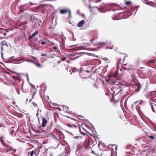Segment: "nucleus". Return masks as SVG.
<instances>
[{
	"label": "nucleus",
	"instance_id": "nucleus-22",
	"mask_svg": "<svg viewBox=\"0 0 156 156\" xmlns=\"http://www.w3.org/2000/svg\"><path fill=\"white\" fill-rule=\"evenodd\" d=\"M66 156H69V153H70L69 151H66V152H65V154H66Z\"/></svg>",
	"mask_w": 156,
	"mask_h": 156
},
{
	"label": "nucleus",
	"instance_id": "nucleus-49",
	"mask_svg": "<svg viewBox=\"0 0 156 156\" xmlns=\"http://www.w3.org/2000/svg\"><path fill=\"white\" fill-rule=\"evenodd\" d=\"M14 151H15V152L16 151V150L15 149H14Z\"/></svg>",
	"mask_w": 156,
	"mask_h": 156
},
{
	"label": "nucleus",
	"instance_id": "nucleus-15",
	"mask_svg": "<svg viewBox=\"0 0 156 156\" xmlns=\"http://www.w3.org/2000/svg\"><path fill=\"white\" fill-rule=\"evenodd\" d=\"M14 78L15 80H19L20 81L21 80L20 77L18 76L16 77L14 76Z\"/></svg>",
	"mask_w": 156,
	"mask_h": 156
},
{
	"label": "nucleus",
	"instance_id": "nucleus-46",
	"mask_svg": "<svg viewBox=\"0 0 156 156\" xmlns=\"http://www.w3.org/2000/svg\"><path fill=\"white\" fill-rule=\"evenodd\" d=\"M117 150V147H116L115 148V150Z\"/></svg>",
	"mask_w": 156,
	"mask_h": 156
},
{
	"label": "nucleus",
	"instance_id": "nucleus-61",
	"mask_svg": "<svg viewBox=\"0 0 156 156\" xmlns=\"http://www.w3.org/2000/svg\"><path fill=\"white\" fill-rule=\"evenodd\" d=\"M145 2H146V0H144Z\"/></svg>",
	"mask_w": 156,
	"mask_h": 156
},
{
	"label": "nucleus",
	"instance_id": "nucleus-44",
	"mask_svg": "<svg viewBox=\"0 0 156 156\" xmlns=\"http://www.w3.org/2000/svg\"><path fill=\"white\" fill-rule=\"evenodd\" d=\"M90 46V45L88 44H87V45H86V46Z\"/></svg>",
	"mask_w": 156,
	"mask_h": 156
},
{
	"label": "nucleus",
	"instance_id": "nucleus-38",
	"mask_svg": "<svg viewBox=\"0 0 156 156\" xmlns=\"http://www.w3.org/2000/svg\"><path fill=\"white\" fill-rule=\"evenodd\" d=\"M77 12L78 14H79L80 13V11L79 10H78L77 11Z\"/></svg>",
	"mask_w": 156,
	"mask_h": 156
},
{
	"label": "nucleus",
	"instance_id": "nucleus-17",
	"mask_svg": "<svg viewBox=\"0 0 156 156\" xmlns=\"http://www.w3.org/2000/svg\"><path fill=\"white\" fill-rule=\"evenodd\" d=\"M38 33V32L37 31H36L34 33H33L31 35V37H32L34 36H35Z\"/></svg>",
	"mask_w": 156,
	"mask_h": 156
},
{
	"label": "nucleus",
	"instance_id": "nucleus-29",
	"mask_svg": "<svg viewBox=\"0 0 156 156\" xmlns=\"http://www.w3.org/2000/svg\"><path fill=\"white\" fill-rule=\"evenodd\" d=\"M66 58L65 57H63L62 58L61 60L62 61H64L66 60Z\"/></svg>",
	"mask_w": 156,
	"mask_h": 156
},
{
	"label": "nucleus",
	"instance_id": "nucleus-16",
	"mask_svg": "<svg viewBox=\"0 0 156 156\" xmlns=\"http://www.w3.org/2000/svg\"><path fill=\"white\" fill-rule=\"evenodd\" d=\"M16 90L17 93L18 94H20V89H18L16 88Z\"/></svg>",
	"mask_w": 156,
	"mask_h": 156
},
{
	"label": "nucleus",
	"instance_id": "nucleus-43",
	"mask_svg": "<svg viewBox=\"0 0 156 156\" xmlns=\"http://www.w3.org/2000/svg\"><path fill=\"white\" fill-rule=\"evenodd\" d=\"M68 126L70 127H71V125L70 124H69V125Z\"/></svg>",
	"mask_w": 156,
	"mask_h": 156
},
{
	"label": "nucleus",
	"instance_id": "nucleus-54",
	"mask_svg": "<svg viewBox=\"0 0 156 156\" xmlns=\"http://www.w3.org/2000/svg\"><path fill=\"white\" fill-rule=\"evenodd\" d=\"M6 34L5 33V34H4V36H5V35Z\"/></svg>",
	"mask_w": 156,
	"mask_h": 156
},
{
	"label": "nucleus",
	"instance_id": "nucleus-60",
	"mask_svg": "<svg viewBox=\"0 0 156 156\" xmlns=\"http://www.w3.org/2000/svg\"><path fill=\"white\" fill-rule=\"evenodd\" d=\"M136 12H135V14H134V15H135V14L136 13Z\"/></svg>",
	"mask_w": 156,
	"mask_h": 156
},
{
	"label": "nucleus",
	"instance_id": "nucleus-28",
	"mask_svg": "<svg viewBox=\"0 0 156 156\" xmlns=\"http://www.w3.org/2000/svg\"><path fill=\"white\" fill-rule=\"evenodd\" d=\"M131 4V2L130 1H128L126 2V4L127 5H130Z\"/></svg>",
	"mask_w": 156,
	"mask_h": 156
},
{
	"label": "nucleus",
	"instance_id": "nucleus-1",
	"mask_svg": "<svg viewBox=\"0 0 156 156\" xmlns=\"http://www.w3.org/2000/svg\"><path fill=\"white\" fill-rule=\"evenodd\" d=\"M112 84L114 85L112 90L114 92L112 96L113 99L114 101H118L120 98V93L119 91L121 90V88L123 85L117 82H113Z\"/></svg>",
	"mask_w": 156,
	"mask_h": 156
},
{
	"label": "nucleus",
	"instance_id": "nucleus-2",
	"mask_svg": "<svg viewBox=\"0 0 156 156\" xmlns=\"http://www.w3.org/2000/svg\"><path fill=\"white\" fill-rule=\"evenodd\" d=\"M124 66H122V68L125 70H129L132 69L133 66L132 65L128 64H124L122 65Z\"/></svg>",
	"mask_w": 156,
	"mask_h": 156
},
{
	"label": "nucleus",
	"instance_id": "nucleus-50",
	"mask_svg": "<svg viewBox=\"0 0 156 156\" xmlns=\"http://www.w3.org/2000/svg\"><path fill=\"white\" fill-rule=\"evenodd\" d=\"M74 45H72L70 46V47H72Z\"/></svg>",
	"mask_w": 156,
	"mask_h": 156
},
{
	"label": "nucleus",
	"instance_id": "nucleus-7",
	"mask_svg": "<svg viewBox=\"0 0 156 156\" xmlns=\"http://www.w3.org/2000/svg\"><path fill=\"white\" fill-rule=\"evenodd\" d=\"M84 23L85 21L84 20H81L77 24V26L80 27H82L84 25Z\"/></svg>",
	"mask_w": 156,
	"mask_h": 156
},
{
	"label": "nucleus",
	"instance_id": "nucleus-5",
	"mask_svg": "<svg viewBox=\"0 0 156 156\" xmlns=\"http://www.w3.org/2000/svg\"><path fill=\"white\" fill-rule=\"evenodd\" d=\"M42 126L43 127H45L47 123H48V121L47 120L44 118H42Z\"/></svg>",
	"mask_w": 156,
	"mask_h": 156
},
{
	"label": "nucleus",
	"instance_id": "nucleus-41",
	"mask_svg": "<svg viewBox=\"0 0 156 156\" xmlns=\"http://www.w3.org/2000/svg\"><path fill=\"white\" fill-rule=\"evenodd\" d=\"M82 16L83 17H84V16H85V15H84V14H82Z\"/></svg>",
	"mask_w": 156,
	"mask_h": 156
},
{
	"label": "nucleus",
	"instance_id": "nucleus-58",
	"mask_svg": "<svg viewBox=\"0 0 156 156\" xmlns=\"http://www.w3.org/2000/svg\"><path fill=\"white\" fill-rule=\"evenodd\" d=\"M41 112V110H40V112Z\"/></svg>",
	"mask_w": 156,
	"mask_h": 156
},
{
	"label": "nucleus",
	"instance_id": "nucleus-57",
	"mask_svg": "<svg viewBox=\"0 0 156 156\" xmlns=\"http://www.w3.org/2000/svg\"><path fill=\"white\" fill-rule=\"evenodd\" d=\"M138 7H139V6H138ZM136 8H138V7H136Z\"/></svg>",
	"mask_w": 156,
	"mask_h": 156
},
{
	"label": "nucleus",
	"instance_id": "nucleus-45",
	"mask_svg": "<svg viewBox=\"0 0 156 156\" xmlns=\"http://www.w3.org/2000/svg\"><path fill=\"white\" fill-rule=\"evenodd\" d=\"M108 67V65H107L105 67H106V68H107Z\"/></svg>",
	"mask_w": 156,
	"mask_h": 156
},
{
	"label": "nucleus",
	"instance_id": "nucleus-48",
	"mask_svg": "<svg viewBox=\"0 0 156 156\" xmlns=\"http://www.w3.org/2000/svg\"><path fill=\"white\" fill-rule=\"evenodd\" d=\"M112 48V47H111L110 48V49H112V48Z\"/></svg>",
	"mask_w": 156,
	"mask_h": 156
},
{
	"label": "nucleus",
	"instance_id": "nucleus-52",
	"mask_svg": "<svg viewBox=\"0 0 156 156\" xmlns=\"http://www.w3.org/2000/svg\"><path fill=\"white\" fill-rule=\"evenodd\" d=\"M98 10L100 12H101V11H100V10L99 9H98Z\"/></svg>",
	"mask_w": 156,
	"mask_h": 156
},
{
	"label": "nucleus",
	"instance_id": "nucleus-30",
	"mask_svg": "<svg viewBox=\"0 0 156 156\" xmlns=\"http://www.w3.org/2000/svg\"><path fill=\"white\" fill-rule=\"evenodd\" d=\"M23 60V59H16V61L17 62H19V61H22Z\"/></svg>",
	"mask_w": 156,
	"mask_h": 156
},
{
	"label": "nucleus",
	"instance_id": "nucleus-20",
	"mask_svg": "<svg viewBox=\"0 0 156 156\" xmlns=\"http://www.w3.org/2000/svg\"><path fill=\"white\" fill-rule=\"evenodd\" d=\"M33 152H30L28 153V155H30V156H33Z\"/></svg>",
	"mask_w": 156,
	"mask_h": 156
},
{
	"label": "nucleus",
	"instance_id": "nucleus-35",
	"mask_svg": "<svg viewBox=\"0 0 156 156\" xmlns=\"http://www.w3.org/2000/svg\"><path fill=\"white\" fill-rule=\"evenodd\" d=\"M46 54H42L41 55V56H44L46 55Z\"/></svg>",
	"mask_w": 156,
	"mask_h": 156
},
{
	"label": "nucleus",
	"instance_id": "nucleus-31",
	"mask_svg": "<svg viewBox=\"0 0 156 156\" xmlns=\"http://www.w3.org/2000/svg\"><path fill=\"white\" fill-rule=\"evenodd\" d=\"M1 31L2 32H4V31H5V29H1Z\"/></svg>",
	"mask_w": 156,
	"mask_h": 156
},
{
	"label": "nucleus",
	"instance_id": "nucleus-18",
	"mask_svg": "<svg viewBox=\"0 0 156 156\" xmlns=\"http://www.w3.org/2000/svg\"><path fill=\"white\" fill-rule=\"evenodd\" d=\"M105 44H106V43L104 42L99 43V44L101 46L105 45Z\"/></svg>",
	"mask_w": 156,
	"mask_h": 156
},
{
	"label": "nucleus",
	"instance_id": "nucleus-33",
	"mask_svg": "<svg viewBox=\"0 0 156 156\" xmlns=\"http://www.w3.org/2000/svg\"><path fill=\"white\" fill-rule=\"evenodd\" d=\"M38 115H39L38 112V111H37V113H36V116L38 119Z\"/></svg>",
	"mask_w": 156,
	"mask_h": 156
},
{
	"label": "nucleus",
	"instance_id": "nucleus-8",
	"mask_svg": "<svg viewBox=\"0 0 156 156\" xmlns=\"http://www.w3.org/2000/svg\"><path fill=\"white\" fill-rule=\"evenodd\" d=\"M152 110L153 112H155V111L154 109V108H156V103L154 104L153 103H150Z\"/></svg>",
	"mask_w": 156,
	"mask_h": 156
},
{
	"label": "nucleus",
	"instance_id": "nucleus-12",
	"mask_svg": "<svg viewBox=\"0 0 156 156\" xmlns=\"http://www.w3.org/2000/svg\"><path fill=\"white\" fill-rule=\"evenodd\" d=\"M115 76L114 74H112L110 76H109V79L110 80H113V78H115Z\"/></svg>",
	"mask_w": 156,
	"mask_h": 156
},
{
	"label": "nucleus",
	"instance_id": "nucleus-59",
	"mask_svg": "<svg viewBox=\"0 0 156 156\" xmlns=\"http://www.w3.org/2000/svg\"><path fill=\"white\" fill-rule=\"evenodd\" d=\"M53 136H54L55 137V136L54 135Z\"/></svg>",
	"mask_w": 156,
	"mask_h": 156
},
{
	"label": "nucleus",
	"instance_id": "nucleus-6",
	"mask_svg": "<svg viewBox=\"0 0 156 156\" xmlns=\"http://www.w3.org/2000/svg\"><path fill=\"white\" fill-rule=\"evenodd\" d=\"M1 51H2V52H1V54H2V51L3 50V46L4 45L7 46V44L6 42L5 41H2L1 43Z\"/></svg>",
	"mask_w": 156,
	"mask_h": 156
},
{
	"label": "nucleus",
	"instance_id": "nucleus-13",
	"mask_svg": "<svg viewBox=\"0 0 156 156\" xmlns=\"http://www.w3.org/2000/svg\"><path fill=\"white\" fill-rule=\"evenodd\" d=\"M34 64H35L36 66H37L40 67L41 66V65L39 63H37L36 62H34Z\"/></svg>",
	"mask_w": 156,
	"mask_h": 156
},
{
	"label": "nucleus",
	"instance_id": "nucleus-19",
	"mask_svg": "<svg viewBox=\"0 0 156 156\" xmlns=\"http://www.w3.org/2000/svg\"><path fill=\"white\" fill-rule=\"evenodd\" d=\"M26 5H24L23 6H21V9L20 10V12H23V9L24 8L25 6H26Z\"/></svg>",
	"mask_w": 156,
	"mask_h": 156
},
{
	"label": "nucleus",
	"instance_id": "nucleus-25",
	"mask_svg": "<svg viewBox=\"0 0 156 156\" xmlns=\"http://www.w3.org/2000/svg\"><path fill=\"white\" fill-rule=\"evenodd\" d=\"M46 43L47 44V42L45 41H43L41 43V45H44Z\"/></svg>",
	"mask_w": 156,
	"mask_h": 156
},
{
	"label": "nucleus",
	"instance_id": "nucleus-36",
	"mask_svg": "<svg viewBox=\"0 0 156 156\" xmlns=\"http://www.w3.org/2000/svg\"><path fill=\"white\" fill-rule=\"evenodd\" d=\"M57 104L55 103H53L52 105L54 106H56Z\"/></svg>",
	"mask_w": 156,
	"mask_h": 156
},
{
	"label": "nucleus",
	"instance_id": "nucleus-37",
	"mask_svg": "<svg viewBox=\"0 0 156 156\" xmlns=\"http://www.w3.org/2000/svg\"><path fill=\"white\" fill-rule=\"evenodd\" d=\"M32 58H34V59L35 60H37V58H35V57H34L33 56Z\"/></svg>",
	"mask_w": 156,
	"mask_h": 156
},
{
	"label": "nucleus",
	"instance_id": "nucleus-34",
	"mask_svg": "<svg viewBox=\"0 0 156 156\" xmlns=\"http://www.w3.org/2000/svg\"><path fill=\"white\" fill-rule=\"evenodd\" d=\"M45 40L46 41L45 42H47V43H49L50 42V41L48 40H47L46 39H45Z\"/></svg>",
	"mask_w": 156,
	"mask_h": 156
},
{
	"label": "nucleus",
	"instance_id": "nucleus-10",
	"mask_svg": "<svg viewBox=\"0 0 156 156\" xmlns=\"http://www.w3.org/2000/svg\"><path fill=\"white\" fill-rule=\"evenodd\" d=\"M147 136L148 137H149L152 140H153L154 139V135L153 134L147 135Z\"/></svg>",
	"mask_w": 156,
	"mask_h": 156
},
{
	"label": "nucleus",
	"instance_id": "nucleus-21",
	"mask_svg": "<svg viewBox=\"0 0 156 156\" xmlns=\"http://www.w3.org/2000/svg\"><path fill=\"white\" fill-rule=\"evenodd\" d=\"M154 60H151L148 62V63L149 64H150L151 63H154Z\"/></svg>",
	"mask_w": 156,
	"mask_h": 156
},
{
	"label": "nucleus",
	"instance_id": "nucleus-26",
	"mask_svg": "<svg viewBox=\"0 0 156 156\" xmlns=\"http://www.w3.org/2000/svg\"><path fill=\"white\" fill-rule=\"evenodd\" d=\"M37 149H35L34 150H33L32 152H33V154H34V153L35 154L36 152H37Z\"/></svg>",
	"mask_w": 156,
	"mask_h": 156
},
{
	"label": "nucleus",
	"instance_id": "nucleus-51",
	"mask_svg": "<svg viewBox=\"0 0 156 156\" xmlns=\"http://www.w3.org/2000/svg\"><path fill=\"white\" fill-rule=\"evenodd\" d=\"M12 103L13 104H14L15 103V102H13Z\"/></svg>",
	"mask_w": 156,
	"mask_h": 156
},
{
	"label": "nucleus",
	"instance_id": "nucleus-3",
	"mask_svg": "<svg viewBox=\"0 0 156 156\" xmlns=\"http://www.w3.org/2000/svg\"><path fill=\"white\" fill-rule=\"evenodd\" d=\"M149 95L150 96V98L151 99L152 101H154L155 99H154L153 98H154V96H156V92L155 91H151L150 92Z\"/></svg>",
	"mask_w": 156,
	"mask_h": 156
},
{
	"label": "nucleus",
	"instance_id": "nucleus-4",
	"mask_svg": "<svg viewBox=\"0 0 156 156\" xmlns=\"http://www.w3.org/2000/svg\"><path fill=\"white\" fill-rule=\"evenodd\" d=\"M82 152L81 147H78L75 152L76 154L77 155H80Z\"/></svg>",
	"mask_w": 156,
	"mask_h": 156
},
{
	"label": "nucleus",
	"instance_id": "nucleus-40",
	"mask_svg": "<svg viewBox=\"0 0 156 156\" xmlns=\"http://www.w3.org/2000/svg\"><path fill=\"white\" fill-rule=\"evenodd\" d=\"M86 71L88 73H89L90 72V71L89 70H86Z\"/></svg>",
	"mask_w": 156,
	"mask_h": 156
},
{
	"label": "nucleus",
	"instance_id": "nucleus-56",
	"mask_svg": "<svg viewBox=\"0 0 156 156\" xmlns=\"http://www.w3.org/2000/svg\"><path fill=\"white\" fill-rule=\"evenodd\" d=\"M27 80L28 81H29V79H28V78H27Z\"/></svg>",
	"mask_w": 156,
	"mask_h": 156
},
{
	"label": "nucleus",
	"instance_id": "nucleus-27",
	"mask_svg": "<svg viewBox=\"0 0 156 156\" xmlns=\"http://www.w3.org/2000/svg\"><path fill=\"white\" fill-rule=\"evenodd\" d=\"M101 0H94V2L96 3L99 2L101 1Z\"/></svg>",
	"mask_w": 156,
	"mask_h": 156
},
{
	"label": "nucleus",
	"instance_id": "nucleus-11",
	"mask_svg": "<svg viewBox=\"0 0 156 156\" xmlns=\"http://www.w3.org/2000/svg\"><path fill=\"white\" fill-rule=\"evenodd\" d=\"M64 110L65 112H68L69 110V108L66 106H64Z\"/></svg>",
	"mask_w": 156,
	"mask_h": 156
},
{
	"label": "nucleus",
	"instance_id": "nucleus-24",
	"mask_svg": "<svg viewBox=\"0 0 156 156\" xmlns=\"http://www.w3.org/2000/svg\"><path fill=\"white\" fill-rule=\"evenodd\" d=\"M26 61L27 62H33L34 63V62H35V61H33L32 60H26Z\"/></svg>",
	"mask_w": 156,
	"mask_h": 156
},
{
	"label": "nucleus",
	"instance_id": "nucleus-14",
	"mask_svg": "<svg viewBox=\"0 0 156 156\" xmlns=\"http://www.w3.org/2000/svg\"><path fill=\"white\" fill-rule=\"evenodd\" d=\"M103 59L104 61H106V62L107 63H108L110 62L109 59L107 58H103Z\"/></svg>",
	"mask_w": 156,
	"mask_h": 156
},
{
	"label": "nucleus",
	"instance_id": "nucleus-39",
	"mask_svg": "<svg viewBox=\"0 0 156 156\" xmlns=\"http://www.w3.org/2000/svg\"><path fill=\"white\" fill-rule=\"evenodd\" d=\"M126 56H127V55L126 54H124V58L126 57Z\"/></svg>",
	"mask_w": 156,
	"mask_h": 156
},
{
	"label": "nucleus",
	"instance_id": "nucleus-47",
	"mask_svg": "<svg viewBox=\"0 0 156 156\" xmlns=\"http://www.w3.org/2000/svg\"><path fill=\"white\" fill-rule=\"evenodd\" d=\"M93 40H92L91 41V43H92V42H93Z\"/></svg>",
	"mask_w": 156,
	"mask_h": 156
},
{
	"label": "nucleus",
	"instance_id": "nucleus-23",
	"mask_svg": "<svg viewBox=\"0 0 156 156\" xmlns=\"http://www.w3.org/2000/svg\"><path fill=\"white\" fill-rule=\"evenodd\" d=\"M32 104L33 106L35 107H37V104L34 102H32Z\"/></svg>",
	"mask_w": 156,
	"mask_h": 156
},
{
	"label": "nucleus",
	"instance_id": "nucleus-53",
	"mask_svg": "<svg viewBox=\"0 0 156 156\" xmlns=\"http://www.w3.org/2000/svg\"><path fill=\"white\" fill-rule=\"evenodd\" d=\"M39 108H38V109H37V111L38 112L39 111Z\"/></svg>",
	"mask_w": 156,
	"mask_h": 156
},
{
	"label": "nucleus",
	"instance_id": "nucleus-9",
	"mask_svg": "<svg viewBox=\"0 0 156 156\" xmlns=\"http://www.w3.org/2000/svg\"><path fill=\"white\" fill-rule=\"evenodd\" d=\"M67 10L65 9H62L60 11V13L62 14H64L67 13Z\"/></svg>",
	"mask_w": 156,
	"mask_h": 156
},
{
	"label": "nucleus",
	"instance_id": "nucleus-42",
	"mask_svg": "<svg viewBox=\"0 0 156 156\" xmlns=\"http://www.w3.org/2000/svg\"><path fill=\"white\" fill-rule=\"evenodd\" d=\"M29 3H30V5H32V4H33L32 2H30Z\"/></svg>",
	"mask_w": 156,
	"mask_h": 156
},
{
	"label": "nucleus",
	"instance_id": "nucleus-32",
	"mask_svg": "<svg viewBox=\"0 0 156 156\" xmlns=\"http://www.w3.org/2000/svg\"><path fill=\"white\" fill-rule=\"evenodd\" d=\"M53 48L54 49H57L58 48V47H57V46H55V47H54Z\"/></svg>",
	"mask_w": 156,
	"mask_h": 156
},
{
	"label": "nucleus",
	"instance_id": "nucleus-55",
	"mask_svg": "<svg viewBox=\"0 0 156 156\" xmlns=\"http://www.w3.org/2000/svg\"><path fill=\"white\" fill-rule=\"evenodd\" d=\"M89 8H91V7H90V6H89Z\"/></svg>",
	"mask_w": 156,
	"mask_h": 156
}]
</instances>
